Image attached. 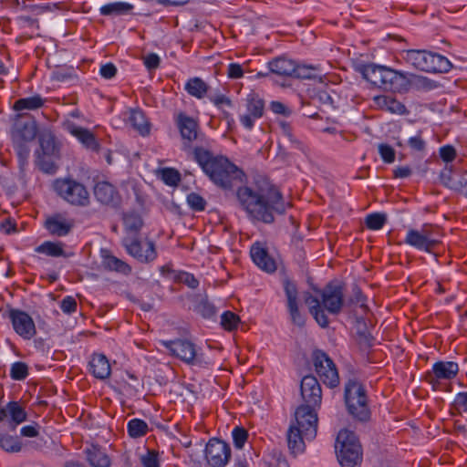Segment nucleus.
Wrapping results in <instances>:
<instances>
[{"label": "nucleus", "instance_id": "f03ea898", "mask_svg": "<svg viewBox=\"0 0 467 467\" xmlns=\"http://www.w3.org/2000/svg\"><path fill=\"white\" fill-rule=\"evenodd\" d=\"M344 401L348 414L355 420L360 422H367L370 420L371 411L367 390L358 379L353 378L346 382Z\"/></svg>", "mask_w": 467, "mask_h": 467}, {"label": "nucleus", "instance_id": "39448f33", "mask_svg": "<svg viewBox=\"0 0 467 467\" xmlns=\"http://www.w3.org/2000/svg\"><path fill=\"white\" fill-rule=\"evenodd\" d=\"M40 151H36L37 165L47 174H54L58 169L56 161L59 159V148L55 136L50 132H43L38 137Z\"/></svg>", "mask_w": 467, "mask_h": 467}, {"label": "nucleus", "instance_id": "c85d7f7f", "mask_svg": "<svg viewBox=\"0 0 467 467\" xmlns=\"http://www.w3.org/2000/svg\"><path fill=\"white\" fill-rule=\"evenodd\" d=\"M209 88V85L199 77L189 78L184 85L186 92L198 99H202L206 97Z\"/></svg>", "mask_w": 467, "mask_h": 467}, {"label": "nucleus", "instance_id": "20e7f679", "mask_svg": "<svg viewBox=\"0 0 467 467\" xmlns=\"http://www.w3.org/2000/svg\"><path fill=\"white\" fill-rule=\"evenodd\" d=\"M52 187L59 197L72 205L84 207L89 204L87 188L72 178L56 179Z\"/></svg>", "mask_w": 467, "mask_h": 467}, {"label": "nucleus", "instance_id": "ea45409f", "mask_svg": "<svg viewBox=\"0 0 467 467\" xmlns=\"http://www.w3.org/2000/svg\"><path fill=\"white\" fill-rule=\"evenodd\" d=\"M45 227L52 235L66 236L71 231L72 225L55 217H50L46 221Z\"/></svg>", "mask_w": 467, "mask_h": 467}, {"label": "nucleus", "instance_id": "4468645a", "mask_svg": "<svg viewBox=\"0 0 467 467\" xmlns=\"http://www.w3.org/2000/svg\"><path fill=\"white\" fill-rule=\"evenodd\" d=\"M246 113L240 116L241 124L248 130L254 126V121L261 119L265 112V100L254 91L250 92L245 99Z\"/></svg>", "mask_w": 467, "mask_h": 467}, {"label": "nucleus", "instance_id": "680f3d73", "mask_svg": "<svg viewBox=\"0 0 467 467\" xmlns=\"http://www.w3.org/2000/svg\"><path fill=\"white\" fill-rule=\"evenodd\" d=\"M384 75H383V84H382V89L386 91H389L392 88L394 79L397 76L398 71L394 70L390 67H386L385 69H383Z\"/></svg>", "mask_w": 467, "mask_h": 467}, {"label": "nucleus", "instance_id": "6e6552de", "mask_svg": "<svg viewBox=\"0 0 467 467\" xmlns=\"http://www.w3.org/2000/svg\"><path fill=\"white\" fill-rule=\"evenodd\" d=\"M315 370L322 382L329 388H335L339 384V376L334 361L321 349H316L312 353Z\"/></svg>", "mask_w": 467, "mask_h": 467}, {"label": "nucleus", "instance_id": "7c9ffc66", "mask_svg": "<svg viewBox=\"0 0 467 467\" xmlns=\"http://www.w3.org/2000/svg\"><path fill=\"white\" fill-rule=\"evenodd\" d=\"M376 101L382 109H385L390 113L399 115H406L409 113V110L403 103L390 96H379L376 98Z\"/></svg>", "mask_w": 467, "mask_h": 467}, {"label": "nucleus", "instance_id": "cd10ccee", "mask_svg": "<svg viewBox=\"0 0 467 467\" xmlns=\"http://www.w3.org/2000/svg\"><path fill=\"white\" fill-rule=\"evenodd\" d=\"M71 133L88 150H91L95 152H99L100 150V145L98 142L95 135L89 130L76 127L72 130Z\"/></svg>", "mask_w": 467, "mask_h": 467}, {"label": "nucleus", "instance_id": "aec40b11", "mask_svg": "<svg viewBox=\"0 0 467 467\" xmlns=\"http://www.w3.org/2000/svg\"><path fill=\"white\" fill-rule=\"evenodd\" d=\"M385 66L376 65L374 63L369 64H358L355 67V70L361 74L364 79L369 82L372 86L382 89L383 84V69Z\"/></svg>", "mask_w": 467, "mask_h": 467}, {"label": "nucleus", "instance_id": "f704fd0d", "mask_svg": "<svg viewBox=\"0 0 467 467\" xmlns=\"http://www.w3.org/2000/svg\"><path fill=\"white\" fill-rule=\"evenodd\" d=\"M357 323L359 325L357 330L358 343L360 348H370L374 345L375 337L368 331L365 319L358 317Z\"/></svg>", "mask_w": 467, "mask_h": 467}, {"label": "nucleus", "instance_id": "3c124183", "mask_svg": "<svg viewBox=\"0 0 467 467\" xmlns=\"http://www.w3.org/2000/svg\"><path fill=\"white\" fill-rule=\"evenodd\" d=\"M161 178L168 186H177L182 180L181 173L174 168L162 169Z\"/></svg>", "mask_w": 467, "mask_h": 467}, {"label": "nucleus", "instance_id": "c03bdc74", "mask_svg": "<svg viewBox=\"0 0 467 467\" xmlns=\"http://www.w3.org/2000/svg\"><path fill=\"white\" fill-rule=\"evenodd\" d=\"M0 448L6 452H19L22 450V442L16 436L0 433Z\"/></svg>", "mask_w": 467, "mask_h": 467}, {"label": "nucleus", "instance_id": "f3484780", "mask_svg": "<svg viewBox=\"0 0 467 467\" xmlns=\"http://www.w3.org/2000/svg\"><path fill=\"white\" fill-rule=\"evenodd\" d=\"M405 244L426 253L431 254L441 244V240H432L425 232L416 229H410L407 232Z\"/></svg>", "mask_w": 467, "mask_h": 467}, {"label": "nucleus", "instance_id": "dca6fc26", "mask_svg": "<svg viewBox=\"0 0 467 467\" xmlns=\"http://www.w3.org/2000/svg\"><path fill=\"white\" fill-rule=\"evenodd\" d=\"M300 392L304 404L319 408L322 401L321 386L313 375L303 377L300 384Z\"/></svg>", "mask_w": 467, "mask_h": 467}, {"label": "nucleus", "instance_id": "338daca9", "mask_svg": "<svg viewBox=\"0 0 467 467\" xmlns=\"http://www.w3.org/2000/svg\"><path fill=\"white\" fill-rule=\"evenodd\" d=\"M313 100L318 102L321 105L332 106L333 98L328 91L325 89L317 90L313 96Z\"/></svg>", "mask_w": 467, "mask_h": 467}, {"label": "nucleus", "instance_id": "4d7b16f0", "mask_svg": "<svg viewBox=\"0 0 467 467\" xmlns=\"http://www.w3.org/2000/svg\"><path fill=\"white\" fill-rule=\"evenodd\" d=\"M410 85V81L408 78L407 75L403 72L398 71L397 76L394 79L392 88L389 91L392 92H403L407 91Z\"/></svg>", "mask_w": 467, "mask_h": 467}, {"label": "nucleus", "instance_id": "2eb2a0df", "mask_svg": "<svg viewBox=\"0 0 467 467\" xmlns=\"http://www.w3.org/2000/svg\"><path fill=\"white\" fill-rule=\"evenodd\" d=\"M14 330L24 339H31L36 335L33 318L25 311L11 308L8 312Z\"/></svg>", "mask_w": 467, "mask_h": 467}, {"label": "nucleus", "instance_id": "de8ad7c7", "mask_svg": "<svg viewBox=\"0 0 467 467\" xmlns=\"http://www.w3.org/2000/svg\"><path fill=\"white\" fill-rule=\"evenodd\" d=\"M240 322V317L230 310L224 311L221 316V326L224 330H235Z\"/></svg>", "mask_w": 467, "mask_h": 467}, {"label": "nucleus", "instance_id": "49530a36", "mask_svg": "<svg viewBox=\"0 0 467 467\" xmlns=\"http://www.w3.org/2000/svg\"><path fill=\"white\" fill-rule=\"evenodd\" d=\"M387 223V215L382 213H369L365 218V224L368 229L378 231L383 228Z\"/></svg>", "mask_w": 467, "mask_h": 467}, {"label": "nucleus", "instance_id": "5701e85b", "mask_svg": "<svg viewBox=\"0 0 467 467\" xmlns=\"http://www.w3.org/2000/svg\"><path fill=\"white\" fill-rule=\"evenodd\" d=\"M432 52L424 49H410L404 52L403 58L415 69L427 72Z\"/></svg>", "mask_w": 467, "mask_h": 467}, {"label": "nucleus", "instance_id": "4be33fe9", "mask_svg": "<svg viewBox=\"0 0 467 467\" xmlns=\"http://www.w3.org/2000/svg\"><path fill=\"white\" fill-rule=\"evenodd\" d=\"M250 254L253 262L262 270L274 273L276 270L275 260L269 255L267 250L258 243L252 245Z\"/></svg>", "mask_w": 467, "mask_h": 467}, {"label": "nucleus", "instance_id": "e433bc0d", "mask_svg": "<svg viewBox=\"0 0 467 467\" xmlns=\"http://www.w3.org/2000/svg\"><path fill=\"white\" fill-rule=\"evenodd\" d=\"M103 265L109 271H115L126 275H130L132 270L130 265L112 254L104 256Z\"/></svg>", "mask_w": 467, "mask_h": 467}, {"label": "nucleus", "instance_id": "2f4dec72", "mask_svg": "<svg viewBox=\"0 0 467 467\" xmlns=\"http://www.w3.org/2000/svg\"><path fill=\"white\" fill-rule=\"evenodd\" d=\"M123 225L127 233L133 234L132 236H138L139 232L144 225L140 214L135 211L123 213Z\"/></svg>", "mask_w": 467, "mask_h": 467}, {"label": "nucleus", "instance_id": "bf43d9fd", "mask_svg": "<svg viewBox=\"0 0 467 467\" xmlns=\"http://www.w3.org/2000/svg\"><path fill=\"white\" fill-rule=\"evenodd\" d=\"M233 442L236 449H242L247 441L248 432L244 427L236 426L232 431Z\"/></svg>", "mask_w": 467, "mask_h": 467}, {"label": "nucleus", "instance_id": "423d86ee", "mask_svg": "<svg viewBox=\"0 0 467 467\" xmlns=\"http://www.w3.org/2000/svg\"><path fill=\"white\" fill-rule=\"evenodd\" d=\"M173 357L189 365L207 367L210 362L205 360L202 354H198L194 343L188 339L176 338L161 342Z\"/></svg>", "mask_w": 467, "mask_h": 467}, {"label": "nucleus", "instance_id": "6ab92c4d", "mask_svg": "<svg viewBox=\"0 0 467 467\" xmlns=\"http://www.w3.org/2000/svg\"><path fill=\"white\" fill-rule=\"evenodd\" d=\"M305 303L308 306L309 313L316 322L322 327L327 328L329 326V319L323 309L322 298L313 296L309 292L304 295Z\"/></svg>", "mask_w": 467, "mask_h": 467}, {"label": "nucleus", "instance_id": "0eeeda50", "mask_svg": "<svg viewBox=\"0 0 467 467\" xmlns=\"http://www.w3.org/2000/svg\"><path fill=\"white\" fill-rule=\"evenodd\" d=\"M121 244L126 252L140 263L149 264L157 258L155 243L151 240L147 239L143 244L139 236L127 235L122 238Z\"/></svg>", "mask_w": 467, "mask_h": 467}, {"label": "nucleus", "instance_id": "72a5a7b5", "mask_svg": "<svg viewBox=\"0 0 467 467\" xmlns=\"http://www.w3.org/2000/svg\"><path fill=\"white\" fill-rule=\"evenodd\" d=\"M45 99L39 95H34L32 97L22 98L17 99L13 109L16 111H21L25 109L35 110L43 107Z\"/></svg>", "mask_w": 467, "mask_h": 467}, {"label": "nucleus", "instance_id": "6e6d98bb", "mask_svg": "<svg viewBox=\"0 0 467 467\" xmlns=\"http://www.w3.org/2000/svg\"><path fill=\"white\" fill-rule=\"evenodd\" d=\"M187 203L195 212L204 211L207 204L205 199L196 192H191L187 195Z\"/></svg>", "mask_w": 467, "mask_h": 467}, {"label": "nucleus", "instance_id": "a211bd4d", "mask_svg": "<svg viewBox=\"0 0 467 467\" xmlns=\"http://www.w3.org/2000/svg\"><path fill=\"white\" fill-rule=\"evenodd\" d=\"M94 195L102 204L116 206L120 202V196L116 187L108 182H99L94 187Z\"/></svg>", "mask_w": 467, "mask_h": 467}, {"label": "nucleus", "instance_id": "393cba45", "mask_svg": "<svg viewBox=\"0 0 467 467\" xmlns=\"http://www.w3.org/2000/svg\"><path fill=\"white\" fill-rule=\"evenodd\" d=\"M37 133V124L35 119L17 121L12 132L13 141L29 142L35 140Z\"/></svg>", "mask_w": 467, "mask_h": 467}, {"label": "nucleus", "instance_id": "a19ab883", "mask_svg": "<svg viewBox=\"0 0 467 467\" xmlns=\"http://www.w3.org/2000/svg\"><path fill=\"white\" fill-rule=\"evenodd\" d=\"M35 251L38 254H44L52 257L67 256L63 249V244L46 241L36 246Z\"/></svg>", "mask_w": 467, "mask_h": 467}, {"label": "nucleus", "instance_id": "bb28decb", "mask_svg": "<svg viewBox=\"0 0 467 467\" xmlns=\"http://www.w3.org/2000/svg\"><path fill=\"white\" fill-rule=\"evenodd\" d=\"M296 62L285 57H278L268 62L269 72L284 76L294 77Z\"/></svg>", "mask_w": 467, "mask_h": 467}, {"label": "nucleus", "instance_id": "09e8293b", "mask_svg": "<svg viewBox=\"0 0 467 467\" xmlns=\"http://www.w3.org/2000/svg\"><path fill=\"white\" fill-rule=\"evenodd\" d=\"M29 374V368L26 363L16 361L11 365L10 378L14 380H24Z\"/></svg>", "mask_w": 467, "mask_h": 467}, {"label": "nucleus", "instance_id": "e2e57ef3", "mask_svg": "<svg viewBox=\"0 0 467 467\" xmlns=\"http://www.w3.org/2000/svg\"><path fill=\"white\" fill-rule=\"evenodd\" d=\"M209 100L213 103L218 109H222L223 106L233 107V102L227 96L223 94H216L208 96Z\"/></svg>", "mask_w": 467, "mask_h": 467}, {"label": "nucleus", "instance_id": "37998d69", "mask_svg": "<svg viewBox=\"0 0 467 467\" xmlns=\"http://www.w3.org/2000/svg\"><path fill=\"white\" fill-rule=\"evenodd\" d=\"M318 67L296 64L294 78L301 79H321Z\"/></svg>", "mask_w": 467, "mask_h": 467}, {"label": "nucleus", "instance_id": "c756f323", "mask_svg": "<svg viewBox=\"0 0 467 467\" xmlns=\"http://www.w3.org/2000/svg\"><path fill=\"white\" fill-rule=\"evenodd\" d=\"M304 439H306L305 434L301 430H299L298 427L290 425L287 431V444L291 453L296 455L304 451Z\"/></svg>", "mask_w": 467, "mask_h": 467}, {"label": "nucleus", "instance_id": "a18cd8bd", "mask_svg": "<svg viewBox=\"0 0 467 467\" xmlns=\"http://www.w3.org/2000/svg\"><path fill=\"white\" fill-rule=\"evenodd\" d=\"M195 311L205 319H212L217 315V308L207 298L202 299L196 305Z\"/></svg>", "mask_w": 467, "mask_h": 467}, {"label": "nucleus", "instance_id": "f257e3e1", "mask_svg": "<svg viewBox=\"0 0 467 467\" xmlns=\"http://www.w3.org/2000/svg\"><path fill=\"white\" fill-rule=\"evenodd\" d=\"M192 155L204 174L216 186L223 190L236 187L238 205L250 221L270 224L275 222V215L285 213L286 204L282 192L267 179L259 177L253 184L243 185L246 182V174L227 157L214 155L211 150L198 146L193 148Z\"/></svg>", "mask_w": 467, "mask_h": 467}, {"label": "nucleus", "instance_id": "9b49d317", "mask_svg": "<svg viewBox=\"0 0 467 467\" xmlns=\"http://www.w3.org/2000/svg\"><path fill=\"white\" fill-rule=\"evenodd\" d=\"M322 303L324 311L337 316L338 315L344 305V285L337 281L328 282L322 292Z\"/></svg>", "mask_w": 467, "mask_h": 467}, {"label": "nucleus", "instance_id": "79ce46f5", "mask_svg": "<svg viewBox=\"0 0 467 467\" xmlns=\"http://www.w3.org/2000/svg\"><path fill=\"white\" fill-rule=\"evenodd\" d=\"M127 431L130 437L137 439L148 433L149 426L145 420L136 418L128 422Z\"/></svg>", "mask_w": 467, "mask_h": 467}, {"label": "nucleus", "instance_id": "473e14b6", "mask_svg": "<svg viewBox=\"0 0 467 467\" xmlns=\"http://www.w3.org/2000/svg\"><path fill=\"white\" fill-rule=\"evenodd\" d=\"M133 5L126 2H112L100 7V14L107 16H122L130 14Z\"/></svg>", "mask_w": 467, "mask_h": 467}, {"label": "nucleus", "instance_id": "7ed1b4c3", "mask_svg": "<svg viewBox=\"0 0 467 467\" xmlns=\"http://www.w3.org/2000/svg\"><path fill=\"white\" fill-rule=\"evenodd\" d=\"M335 451L341 467H360L363 451L355 432L348 430L340 431L336 439Z\"/></svg>", "mask_w": 467, "mask_h": 467}, {"label": "nucleus", "instance_id": "603ef678", "mask_svg": "<svg viewBox=\"0 0 467 467\" xmlns=\"http://www.w3.org/2000/svg\"><path fill=\"white\" fill-rule=\"evenodd\" d=\"M367 296L363 294L362 290L358 285H353L352 287V296L348 300V305L357 304L359 305V307L365 311L368 310V307L366 304Z\"/></svg>", "mask_w": 467, "mask_h": 467}, {"label": "nucleus", "instance_id": "f8f14e48", "mask_svg": "<svg viewBox=\"0 0 467 467\" xmlns=\"http://www.w3.org/2000/svg\"><path fill=\"white\" fill-rule=\"evenodd\" d=\"M282 285L286 297V306L291 322L298 327H305L306 317L299 311L298 289L296 282L289 277H285L282 280Z\"/></svg>", "mask_w": 467, "mask_h": 467}, {"label": "nucleus", "instance_id": "0e129e2a", "mask_svg": "<svg viewBox=\"0 0 467 467\" xmlns=\"http://www.w3.org/2000/svg\"><path fill=\"white\" fill-rule=\"evenodd\" d=\"M440 157L446 162H451L456 158V150L451 145H444L440 148Z\"/></svg>", "mask_w": 467, "mask_h": 467}, {"label": "nucleus", "instance_id": "5fc2aeb1", "mask_svg": "<svg viewBox=\"0 0 467 467\" xmlns=\"http://www.w3.org/2000/svg\"><path fill=\"white\" fill-rule=\"evenodd\" d=\"M140 463L143 467H161L159 452L155 450H146V453L140 455Z\"/></svg>", "mask_w": 467, "mask_h": 467}, {"label": "nucleus", "instance_id": "412c9836", "mask_svg": "<svg viewBox=\"0 0 467 467\" xmlns=\"http://www.w3.org/2000/svg\"><path fill=\"white\" fill-rule=\"evenodd\" d=\"M175 123L182 139L192 141L197 138L198 121L184 112H179L175 118Z\"/></svg>", "mask_w": 467, "mask_h": 467}, {"label": "nucleus", "instance_id": "a878e982", "mask_svg": "<svg viewBox=\"0 0 467 467\" xmlns=\"http://www.w3.org/2000/svg\"><path fill=\"white\" fill-rule=\"evenodd\" d=\"M88 366L89 372L98 379H106L110 376V365L103 354H93Z\"/></svg>", "mask_w": 467, "mask_h": 467}, {"label": "nucleus", "instance_id": "9d476101", "mask_svg": "<svg viewBox=\"0 0 467 467\" xmlns=\"http://www.w3.org/2000/svg\"><path fill=\"white\" fill-rule=\"evenodd\" d=\"M231 447L224 441L211 438L205 445L204 457L210 467H224L231 459Z\"/></svg>", "mask_w": 467, "mask_h": 467}, {"label": "nucleus", "instance_id": "1a4fd4ad", "mask_svg": "<svg viewBox=\"0 0 467 467\" xmlns=\"http://www.w3.org/2000/svg\"><path fill=\"white\" fill-rule=\"evenodd\" d=\"M317 408L301 404L295 411V421L291 423L292 426L301 430L307 441H312L317 436L318 422Z\"/></svg>", "mask_w": 467, "mask_h": 467}, {"label": "nucleus", "instance_id": "864d4df0", "mask_svg": "<svg viewBox=\"0 0 467 467\" xmlns=\"http://www.w3.org/2000/svg\"><path fill=\"white\" fill-rule=\"evenodd\" d=\"M25 141H13L14 149L16 152L19 166L22 168L27 164V159L30 154V149Z\"/></svg>", "mask_w": 467, "mask_h": 467}, {"label": "nucleus", "instance_id": "774afa93", "mask_svg": "<svg viewBox=\"0 0 467 467\" xmlns=\"http://www.w3.org/2000/svg\"><path fill=\"white\" fill-rule=\"evenodd\" d=\"M161 58L155 53H150L144 57V65L148 70H155L160 67Z\"/></svg>", "mask_w": 467, "mask_h": 467}, {"label": "nucleus", "instance_id": "b1692460", "mask_svg": "<svg viewBox=\"0 0 467 467\" xmlns=\"http://www.w3.org/2000/svg\"><path fill=\"white\" fill-rule=\"evenodd\" d=\"M83 452L91 467H109L111 464L109 456L99 444L91 443L84 449Z\"/></svg>", "mask_w": 467, "mask_h": 467}, {"label": "nucleus", "instance_id": "13d9d810", "mask_svg": "<svg viewBox=\"0 0 467 467\" xmlns=\"http://www.w3.org/2000/svg\"><path fill=\"white\" fill-rule=\"evenodd\" d=\"M408 146L413 151L424 152L426 150L427 142L422 138L421 130H419L415 136H412L408 140Z\"/></svg>", "mask_w": 467, "mask_h": 467}, {"label": "nucleus", "instance_id": "8fccbe9b", "mask_svg": "<svg viewBox=\"0 0 467 467\" xmlns=\"http://www.w3.org/2000/svg\"><path fill=\"white\" fill-rule=\"evenodd\" d=\"M5 410L7 414H10L12 420L16 424L23 422L26 419V411L16 401H10Z\"/></svg>", "mask_w": 467, "mask_h": 467}, {"label": "nucleus", "instance_id": "58836bf2", "mask_svg": "<svg viewBox=\"0 0 467 467\" xmlns=\"http://www.w3.org/2000/svg\"><path fill=\"white\" fill-rule=\"evenodd\" d=\"M431 62L429 63L430 73H447L452 67L451 61L444 56L432 52Z\"/></svg>", "mask_w": 467, "mask_h": 467}, {"label": "nucleus", "instance_id": "69168bd1", "mask_svg": "<svg viewBox=\"0 0 467 467\" xmlns=\"http://www.w3.org/2000/svg\"><path fill=\"white\" fill-rule=\"evenodd\" d=\"M77 301L74 297L67 296L64 297L60 303L61 310L66 314H72L77 311Z\"/></svg>", "mask_w": 467, "mask_h": 467}, {"label": "nucleus", "instance_id": "052dcab7", "mask_svg": "<svg viewBox=\"0 0 467 467\" xmlns=\"http://www.w3.org/2000/svg\"><path fill=\"white\" fill-rule=\"evenodd\" d=\"M379 153L385 163H392L395 161L396 151L387 143H380L378 147Z\"/></svg>", "mask_w": 467, "mask_h": 467}, {"label": "nucleus", "instance_id": "4c0bfd02", "mask_svg": "<svg viewBox=\"0 0 467 467\" xmlns=\"http://www.w3.org/2000/svg\"><path fill=\"white\" fill-rule=\"evenodd\" d=\"M130 122L140 135L146 136L150 133V123L148 122L144 113L141 110H131L130 115Z\"/></svg>", "mask_w": 467, "mask_h": 467}, {"label": "nucleus", "instance_id": "c9c22d12", "mask_svg": "<svg viewBox=\"0 0 467 467\" xmlns=\"http://www.w3.org/2000/svg\"><path fill=\"white\" fill-rule=\"evenodd\" d=\"M460 174L454 172L451 167L446 165L440 173V180L445 187L457 192V190H461L462 186Z\"/></svg>", "mask_w": 467, "mask_h": 467}, {"label": "nucleus", "instance_id": "ddd939ff", "mask_svg": "<svg viewBox=\"0 0 467 467\" xmlns=\"http://www.w3.org/2000/svg\"><path fill=\"white\" fill-rule=\"evenodd\" d=\"M459 372V366L453 361H437L433 364L432 369L424 375L426 382L431 385L433 390L440 389L441 380H450L456 377Z\"/></svg>", "mask_w": 467, "mask_h": 467}]
</instances>
